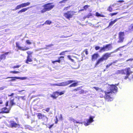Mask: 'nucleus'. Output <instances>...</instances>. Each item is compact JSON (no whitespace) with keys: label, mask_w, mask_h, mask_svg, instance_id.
Listing matches in <instances>:
<instances>
[{"label":"nucleus","mask_w":133,"mask_h":133,"mask_svg":"<svg viewBox=\"0 0 133 133\" xmlns=\"http://www.w3.org/2000/svg\"><path fill=\"white\" fill-rule=\"evenodd\" d=\"M19 48H20L19 49V50H23V51H25V50H28L29 49L28 48H24L21 47H19Z\"/></svg>","instance_id":"obj_25"},{"label":"nucleus","mask_w":133,"mask_h":133,"mask_svg":"<svg viewBox=\"0 0 133 133\" xmlns=\"http://www.w3.org/2000/svg\"><path fill=\"white\" fill-rule=\"evenodd\" d=\"M52 22L51 21L49 20H47L45 22V24L50 25L51 23Z\"/></svg>","instance_id":"obj_31"},{"label":"nucleus","mask_w":133,"mask_h":133,"mask_svg":"<svg viewBox=\"0 0 133 133\" xmlns=\"http://www.w3.org/2000/svg\"><path fill=\"white\" fill-rule=\"evenodd\" d=\"M64 57L62 56H61L58 58V59L60 60V62L61 61L64 60Z\"/></svg>","instance_id":"obj_33"},{"label":"nucleus","mask_w":133,"mask_h":133,"mask_svg":"<svg viewBox=\"0 0 133 133\" xmlns=\"http://www.w3.org/2000/svg\"><path fill=\"white\" fill-rule=\"evenodd\" d=\"M79 66H80V65L79 64H78V66L77 67H76V68H74V67H71V68L72 69H78L79 67Z\"/></svg>","instance_id":"obj_41"},{"label":"nucleus","mask_w":133,"mask_h":133,"mask_svg":"<svg viewBox=\"0 0 133 133\" xmlns=\"http://www.w3.org/2000/svg\"><path fill=\"white\" fill-rule=\"evenodd\" d=\"M27 53V54L28 55H32L33 53V52H31L30 51H28L26 52Z\"/></svg>","instance_id":"obj_36"},{"label":"nucleus","mask_w":133,"mask_h":133,"mask_svg":"<svg viewBox=\"0 0 133 133\" xmlns=\"http://www.w3.org/2000/svg\"><path fill=\"white\" fill-rule=\"evenodd\" d=\"M12 97L10 98V104L11 106L16 105V103L14 101L15 99H12Z\"/></svg>","instance_id":"obj_15"},{"label":"nucleus","mask_w":133,"mask_h":133,"mask_svg":"<svg viewBox=\"0 0 133 133\" xmlns=\"http://www.w3.org/2000/svg\"><path fill=\"white\" fill-rule=\"evenodd\" d=\"M36 115L37 116L38 118L39 119H42L44 115L42 114L41 113H36Z\"/></svg>","instance_id":"obj_16"},{"label":"nucleus","mask_w":133,"mask_h":133,"mask_svg":"<svg viewBox=\"0 0 133 133\" xmlns=\"http://www.w3.org/2000/svg\"><path fill=\"white\" fill-rule=\"evenodd\" d=\"M53 126V125H50V127H49V128H51Z\"/></svg>","instance_id":"obj_64"},{"label":"nucleus","mask_w":133,"mask_h":133,"mask_svg":"<svg viewBox=\"0 0 133 133\" xmlns=\"http://www.w3.org/2000/svg\"><path fill=\"white\" fill-rule=\"evenodd\" d=\"M50 110V108H46V109H43L42 110H45L47 112H48Z\"/></svg>","instance_id":"obj_37"},{"label":"nucleus","mask_w":133,"mask_h":133,"mask_svg":"<svg viewBox=\"0 0 133 133\" xmlns=\"http://www.w3.org/2000/svg\"><path fill=\"white\" fill-rule=\"evenodd\" d=\"M20 65H16L14 66L13 68H19V67L20 66Z\"/></svg>","instance_id":"obj_48"},{"label":"nucleus","mask_w":133,"mask_h":133,"mask_svg":"<svg viewBox=\"0 0 133 133\" xmlns=\"http://www.w3.org/2000/svg\"><path fill=\"white\" fill-rule=\"evenodd\" d=\"M112 48V47L110 44H107L105 46L104 45L103 47L101 48L99 51L101 52L102 51H108L111 50Z\"/></svg>","instance_id":"obj_5"},{"label":"nucleus","mask_w":133,"mask_h":133,"mask_svg":"<svg viewBox=\"0 0 133 133\" xmlns=\"http://www.w3.org/2000/svg\"><path fill=\"white\" fill-rule=\"evenodd\" d=\"M70 36H65L64 35H63L61 37V38H66V37H69Z\"/></svg>","instance_id":"obj_59"},{"label":"nucleus","mask_w":133,"mask_h":133,"mask_svg":"<svg viewBox=\"0 0 133 133\" xmlns=\"http://www.w3.org/2000/svg\"><path fill=\"white\" fill-rule=\"evenodd\" d=\"M78 83L77 82H75L74 83L71 84L69 86V87H75L77 86V85Z\"/></svg>","instance_id":"obj_21"},{"label":"nucleus","mask_w":133,"mask_h":133,"mask_svg":"<svg viewBox=\"0 0 133 133\" xmlns=\"http://www.w3.org/2000/svg\"><path fill=\"white\" fill-rule=\"evenodd\" d=\"M124 35V32H119V40L118 41V42H122L124 39V38L123 36Z\"/></svg>","instance_id":"obj_10"},{"label":"nucleus","mask_w":133,"mask_h":133,"mask_svg":"<svg viewBox=\"0 0 133 133\" xmlns=\"http://www.w3.org/2000/svg\"><path fill=\"white\" fill-rule=\"evenodd\" d=\"M56 93H57L58 94H59L60 95H63L64 93V91H62L61 92H58L57 91L56 92Z\"/></svg>","instance_id":"obj_29"},{"label":"nucleus","mask_w":133,"mask_h":133,"mask_svg":"<svg viewBox=\"0 0 133 133\" xmlns=\"http://www.w3.org/2000/svg\"><path fill=\"white\" fill-rule=\"evenodd\" d=\"M99 56V55L98 54H95L92 55V60L95 61Z\"/></svg>","instance_id":"obj_14"},{"label":"nucleus","mask_w":133,"mask_h":133,"mask_svg":"<svg viewBox=\"0 0 133 133\" xmlns=\"http://www.w3.org/2000/svg\"><path fill=\"white\" fill-rule=\"evenodd\" d=\"M96 16L99 17V16H101V14L98 12H97L96 13Z\"/></svg>","instance_id":"obj_42"},{"label":"nucleus","mask_w":133,"mask_h":133,"mask_svg":"<svg viewBox=\"0 0 133 133\" xmlns=\"http://www.w3.org/2000/svg\"><path fill=\"white\" fill-rule=\"evenodd\" d=\"M9 53V52H6L5 53V54H5V55H8V54Z\"/></svg>","instance_id":"obj_63"},{"label":"nucleus","mask_w":133,"mask_h":133,"mask_svg":"<svg viewBox=\"0 0 133 133\" xmlns=\"http://www.w3.org/2000/svg\"><path fill=\"white\" fill-rule=\"evenodd\" d=\"M42 119L45 121V122H47L48 121V118L46 117V116L44 115V116L43 117Z\"/></svg>","instance_id":"obj_23"},{"label":"nucleus","mask_w":133,"mask_h":133,"mask_svg":"<svg viewBox=\"0 0 133 133\" xmlns=\"http://www.w3.org/2000/svg\"><path fill=\"white\" fill-rule=\"evenodd\" d=\"M53 45H54L53 44H51L49 45H46L45 46L46 47H50Z\"/></svg>","instance_id":"obj_44"},{"label":"nucleus","mask_w":133,"mask_h":133,"mask_svg":"<svg viewBox=\"0 0 133 133\" xmlns=\"http://www.w3.org/2000/svg\"><path fill=\"white\" fill-rule=\"evenodd\" d=\"M69 52L68 51H63L62 52H61V53H60L59 54L60 55H65V52Z\"/></svg>","instance_id":"obj_32"},{"label":"nucleus","mask_w":133,"mask_h":133,"mask_svg":"<svg viewBox=\"0 0 133 133\" xmlns=\"http://www.w3.org/2000/svg\"><path fill=\"white\" fill-rule=\"evenodd\" d=\"M70 119H71V120H72L73 121V122L74 123H79V124H82V122H78L77 121L74 119L72 118H70Z\"/></svg>","instance_id":"obj_24"},{"label":"nucleus","mask_w":133,"mask_h":133,"mask_svg":"<svg viewBox=\"0 0 133 133\" xmlns=\"http://www.w3.org/2000/svg\"><path fill=\"white\" fill-rule=\"evenodd\" d=\"M126 64L127 65L132 66L133 64V58L129 59L126 61Z\"/></svg>","instance_id":"obj_12"},{"label":"nucleus","mask_w":133,"mask_h":133,"mask_svg":"<svg viewBox=\"0 0 133 133\" xmlns=\"http://www.w3.org/2000/svg\"><path fill=\"white\" fill-rule=\"evenodd\" d=\"M53 3H49L43 5L42 6L44 8L41 11L42 13H44L46 11H49L52 9L54 7V5H51Z\"/></svg>","instance_id":"obj_3"},{"label":"nucleus","mask_w":133,"mask_h":133,"mask_svg":"<svg viewBox=\"0 0 133 133\" xmlns=\"http://www.w3.org/2000/svg\"><path fill=\"white\" fill-rule=\"evenodd\" d=\"M90 6L88 5H86L84 6L83 8L85 10H86L88 7H90Z\"/></svg>","instance_id":"obj_34"},{"label":"nucleus","mask_w":133,"mask_h":133,"mask_svg":"<svg viewBox=\"0 0 133 133\" xmlns=\"http://www.w3.org/2000/svg\"><path fill=\"white\" fill-rule=\"evenodd\" d=\"M55 61L56 62H58L59 63H60L61 62H60V60L59 59H58V60H56Z\"/></svg>","instance_id":"obj_55"},{"label":"nucleus","mask_w":133,"mask_h":133,"mask_svg":"<svg viewBox=\"0 0 133 133\" xmlns=\"http://www.w3.org/2000/svg\"><path fill=\"white\" fill-rule=\"evenodd\" d=\"M79 90L78 88H77V89H76L74 90V91H77Z\"/></svg>","instance_id":"obj_62"},{"label":"nucleus","mask_w":133,"mask_h":133,"mask_svg":"<svg viewBox=\"0 0 133 133\" xmlns=\"http://www.w3.org/2000/svg\"><path fill=\"white\" fill-rule=\"evenodd\" d=\"M9 110L7 109L5 107L2 109V111L0 112V113H9Z\"/></svg>","instance_id":"obj_13"},{"label":"nucleus","mask_w":133,"mask_h":133,"mask_svg":"<svg viewBox=\"0 0 133 133\" xmlns=\"http://www.w3.org/2000/svg\"><path fill=\"white\" fill-rule=\"evenodd\" d=\"M95 49L96 50H98L100 49V47L99 46H96L95 47Z\"/></svg>","instance_id":"obj_47"},{"label":"nucleus","mask_w":133,"mask_h":133,"mask_svg":"<svg viewBox=\"0 0 133 133\" xmlns=\"http://www.w3.org/2000/svg\"><path fill=\"white\" fill-rule=\"evenodd\" d=\"M74 14V12L73 11H69L64 13V16L66 18L69 19L70 18L72 17Z\"/></svg>","instance_id":"obj_6"},{"label":"nucleus","mask_w":133,"mask_h":133,"mask_svg":"<svg viewBox=\"0 0 133 133\" xmlns=\"http://www.w3.org/2000/svg\"><path fill=\"white\" fill-rule=\"evenodd\" d=\"M67 57L68 58V59L70 60V61H71L72 62H74V60L73 59L71 58V56L70 55H68L67 56Z\"/></svg>","instance_id":"obj_30"},{"label":"nucleus","mask_w":133,"mask_h":133,"mask_svg":"<svg viewBox=\"0 0 133 133\" xmlns=\"http://www.w3.org/2000/svg\"><path fill=\"white\" fill-rule=\"evenodd\" d=\"M7 78H12V79L9 80V81H13L16 80V79H21V80H24L26 79L27 78L26 77H8L5 78V79Z\"/></svg>","instance_id":"obj_8"},{"label":"nucleus","mask_w":133,"mask_h":133,"mask_svg":"<svg viewBox=\"0 0 133 133\" xmlns=\"http://www.w3.org/2000/svg\"><path fill=\"white\" fill-rule=\"evenodd\" d=\"M10 125L12 128H16L18 127L19 125L17 123L13 121H11L10 122Z\"/></svg>","instance_id":"obj_11"},{"label":"nucleus","mask_w":133,"mask_h":133,"mask_svg":"<svg viewBox=\"0 0 133 133\" xmlns=\"http://www.w3.org/2000/svg\"><path fill=\"white\" fill-rule=\"evenodd\" d=\"M94 116H91L89 117V119H87V122H85L84 124L86 126H88L91 123L94 121L93 119V118H94Z\"/></svg>","instance_id":"obj_9"},{"label":"nucleus","mask_w":133,"mask_h":133,"mask_svg":"<svg viewBox=\"0 0 133 133\" xmlns=\"http://www.w3.org/2000/svg\"><path fill=\"white\" fill-rule=\"evenodd\" d=\"M10 72L13 73L14 74H16V71H11Z\"/></svg>","instance_id":"obj_54"},{"label":"nucleus","mask_w":133,"mask_h":133,"mask_svg":"<svg viewBox=\"0 0 133 133\" xmlns=\"http://www.w3.org/2000/svg\"><path fill=\"white\" fill-rule=\"evenodd\" d=\"M117 74H125L124 70H118L117 72Z\"/></svg>","instance_id":"obj_22"},{"label":"nucleus","mask_w":133,"mask_h":133,"mask_svg":"<svg viewBox=\"0 0 133 133\" xmlns=\"http://www.w3.org/2000/svg\"><path fill=\"white\" fill-rule=\"evenodd\" d=\"M125 79H127L130 76V75L133 73L132 71H131L129 68L125 69Z\"/></svg>","instance_id":"obj_7"},{"label":"nucleus","mask_w":133,"mask_h":133,"mask_svg":"<svg viewBox=\"0 0 133 133\" xmlns=\"http://www.w3.org/2000/svg\"><path fill=\"white\" fill-rule=\"evenodd\" d=\"M51 97H52L53 98H54V99H56L57 97H56L55 96H54L52 95H51Z\"/></svg>","instance_id":"obj_50"},{"label":"nucleus","mask_w":133,"mask_h":133,"mask_svg":"<svg viewBox=\"0 0 133 133\" xmlns=\"http://www.w3.org/2000/svg\"><path fill=\"white\" fill-rule=\"evenodd\" d=\"M117 12H116V13H110V15L111 16H113L116 15L117 14Z\"/></svg>","instance_id":"obj_39"},{"label":"nucleus","mask_w":133,"mask_h":133,"mask_svg":"<svg viewBox=\"0 0 133 133\" xmlns=\"http://www.w3.org/2000/svg\"><path fill=\"white\" fill-rule=\"evenodd\" d=\"M16 47H18V49H20L19 47H21L20 46H19V45L16 42Z\"/></svg>","instance_id":"obj_43"},{"label":"nucleus","mask_w":133,"mask_h":133,"mask_svg":"<svg viewBox=\"0 0 133 133\" xmlns=\"http://www.w3.org/2000/svg\"><path fill=\"white\" fill-rule=\"evenodd\" d=\"M26 42L29 45L31 44V43L30 42L29 40H27L26 41Z\"/></svg>","instance_id":"obj_35"},{"label":"nucleus","mask_w":133,"mask_h":133,"mask_svg":"<svg viewBox=\"0 0 133 133\" xmlns=\"http://www.w3.org/2000/svg\"><path fill=\"white\" fill-rule=\"evenodd\" d=\"M68 0H63L60 1L59 2V3H65Z\"/></svg>","instance_id":"obj_38"},{"label":"nucleus","mask_w":133,"mask_h":133,"mask_svg":"<svg viewBox=\"0 0 133 133\" xmlns=\"http://www.w3.org/2000/svg\"><path fill=\"white\" fill-rule=\"evenodd\" d=\"M5 87H1L0 88V90H3L5 88Z\"/></svg>","instance_id":"obj_53"},{"label":"nucleus","mask_w":133,"mask_h":133,"mask_svg":"<svg viewBox=\"0 0 133 133\" xmlns=\"http://www.w3.org/2000/svg\"><path fill=\"white\" fill-rule=\"evenodd\" d=\"M112 65V64H111V63L110 64H107L106 66L107 68H108L111 65Z\"/></svg>","instance_id":"obj_46"},{"label":"nucleus","mask_w":133,"mask_h":133,"mask_svg":"<svg viewBox=\"0 0 133 133\" xmlns=\"http://www.w3.org/2000/svg\"><path fill=\"white\" fill-rule=\"evenodd\" d=\"M75 82V81L74 80H68L60 83L54 84L53 85L59 86H65Z\"/></svg>","instance_id":"obj_4"},{"label":"nucleus","mask_w":133,"mask_h":133,"mask_svg":"<svg viewBox=\"0 0 133 133\" xmlns=\"http://www.w3.org/2000/svg\"><path fill=\"white\" fill-rule=\"evenodd\" d=\"M85 54L87 55L88 54V52L87 50L85 51Z\"/></svg>","instance_id":"obj_61"},{"label":"nucleus","mask_w":133,"mask_h":133,"mask_svg":"<svg viewBox=\"0 0 133 133\" xmlns=\"http://www.w3.org/2000/svg\"><path fill=\"white\" fill-rule=\"evenodd\" d=\"M22 8V6L21 4H19L15 8V9L13 10H17L19 8Z\"/></svg>","instance_id":"obj_26"},{"label":"nucleus","mask_w":133,"mask_h":133,"mask_svg":"<svg viewBox=\"0 0 133 133\" xmlns=\"http://www.w3.org/2000/svg\"><path fill=\"white\" fill-rule=\"evenodd\" d=\"M0 58L1 59V60L3 59H5L6 58V56L5 55V54H2L1 56H0Z\"/></svg>","instance_id":"obj_28"},{"label":"nucleus","mask_w":133,"mask_h":133,"mask_svg":"<svg viewBox=\"0 0 133 133\" xmlns=\"http://www.w3.org/2000/svg\"><path fill=\"white\" fill-rule=\"evenodd\" d=\"M117 88L116 85H112L110 88L108 92H105V94L106 95L104 97L107 101H111L113 100V99L110 96L112 93H115L117 91Z\"/></svg>","instance_id":"obj_1"},{"label":"nucleus","mask_w":133,"mask_h":133,"mask_svg":"<svg viewBox=\"0 0 133 133\" xmlns=\"http://www.w3.org/2000/svg\"><path fill=\"white\" fill-rule=\"evenodd\" d=\"M29 8L28 7L27 8H23L21 9V10L19 11L18 12V14H19L20 13H21L22 12H25L28 9H29Z\"/></svg>","instance_id":"obj_17"},{"label":"nucleus","mask_w":133,"mask_h":133,"mask_svg":"<svg viewBox=\"0 0 133 133\" xmlns=\"http://www.w3.org/2000/svg\"><path fill=\"white\" fill-rule=\"evenodd\" d=\"M14 94V93H12L11 94V95H8V96L9 97L12 96H13Z\"/></svg>","instance_id":"obj_52"},{"label":"nucleus","mask_w":133,"mask_h":133,"mask_svg":"<svg viewBox=\"0 0 133 133\" xmlns=\"http://www.w3.org/2000/svg\"><path fill=\"white\" fill-rule=\"evenodd\" d=\"M8 102L7 101V102H6V103H5V105H6V106H8Z\"/></svg>","instance_id":"obj_60"},{"label":"nucleus","mask_w":133,"mask_h":133,"mask_svg":"<svg viewBox=\"0 0 133 133\" xmlns=\"http://www.w3.org/2000/svg\"><path fill=\"white\" fill-rule=\"evenodd\" d=\"M47 49V48H39V49L38 50H36V51H38L39 50H42V49Z\"/></svg>","instance_id":"obj_49"},{"label":"nucleus","mask_w":133,"mask_h":133,"mask_svg":"<svg viewBox=\"0 0 133 133\" xmlns=\"http://www.w3.org/2000/svg\"><path fill=\"white\" fill-rule=\"evenodd\" d=\"M124 46H123L122 47H119L114 50L113 52L110 53H107L105 54L102 56V57L98 60L95 64V67H97V65L101 62H102L104 60H106L109 57H111V54L112 53L117 52L118 50H119V49L120 48L123 47Z\"/></svg>","instance_id":"obj_2"},{"label":"nucleus","mask_w":133,"mask_h":133,"mask_svg":"<svg viewBox=\"0 0 133 133\" xmlns=\"http://www.w3.org/2000/svg\"><path fill=\"white\" fill-rule=\"evenodd\" d=\"M25 96H21V97H20L22 98V99L23 100H25V98H24V97H25Z\"/></svg>","instance_id":"obj_58"},{"label":"nucleus","mask_w":133,"mask_h":133,"mask_svg":"<svg viewBox=\"0 0 133 133\" xmlns=\"http://www.w3.org/2000/svg\"><path fill=\"white\" fill-rule=\"evenodd\" d=\"M84 92V90H81L79 92V93L80 94L83 93Z\"/></svg>","instance_id":"obj_57"},{"label":"nucleus","mask_w":133,"mask_h":133,"mask_svg":"<svg viewBox=\"0 0 133 133\" xmlns=\"http://www.w3.org/2000/svg\"><path fill=\"white\" fill-rule=\"evenodd\" d=\"M117 21V19H115L113 21H111L109 24V25L108 26V27H110V26H112L113 24H114L115 22Z\"/></svg>","instance_id":"obj_19"},{"label":"nucleus","mask_w":133,"mask_h":133,"mask_svg":"<svg viewBox=\"0 0 133 133\" xmlns=\"http://www.w3.org/2000/svg\"><path fill=\"white\" fill-rule=\"evenodd\" d=\"M113 6V5H110L108 8L107 10L110 12H111L112 10V9L111 8V6Z\"/></svg>","instance_id":"obj_27"},{"label":"nucleus","mask_w":133,"mask_h":133,"mask_svg":"<svg viewBox=\"0 0 133 133\" xmlns=\"http://www.w3.org/2000/svg\"><path fill=\"white\" fill-rule=\"evenodd\" d=\"M27 57L31 58H32V55H28Z\"/></svg>","instance_id":"obj_56"},{"label":"nucleus","mask_w":133,"mask_h":133,"mask_svg":"<svg viewBox=\"0 0 133 133\" xmlns=\"http://www.w3.org/2000/svg\"><path fill=\"white\" fill-rule=\"evenodd\" d=\"M93 88L95 89L96 90L98 91L99 89V88L98 87H94Z\"/></svg>","instance_id":"obj_45"},{"label":"nucleus","mask_w":133,"mask_h":133,"mask_svg":"<svg viewBox=\"0 0 133 133\" xmlns=\"http://www.w3.org/2000/svg\"><path fill=\"white\" fill-rule=\"evenodd\" d=\"M130 80H133V75H132L131 76H130L129 78H128Z\"/></svg>","instance_id":"obj_40"},{"label":"nucleus","mask_w":133,"mask_h":133,"mask_svg":"<svg viewBox=\"0 0 133 133\" xmlns=\"http://www.w3.org/2000/svg\"><path fill=\"white\" fill-rule=\"evenodd\" d=\"M30 4V2H29L22 3L21 4L22 6V8L25 7L26 6H28Z\"/></svg>","instance_id":"obj_18"},{"label":"nucleus","mask_w":133,"mask_h":133,"mask_svg":"<svg viewBox=\"0 0 133 133\" xmlns=\"http://www.w3.org/2000/svg\"><path fill=\"white\" fill-rule=\"evenodd\" d=\"M32 61V59L31 58L28 57L26 59V63H29V62H31Z\"/></svg>","instance_id":"obj_20"},{"label":"nucleus","mask_w":133,"mask_h":133,"mask_svg":"<svg viewBox=\"0 0 133 133\" xmlns=\"http://www.w3.org/2000/svg\"><path fill=\"white\" fill-rule=\"evenodd\" d=\"M70 7V6H68V7L65 8L64 9V10H68V8H69Z\"/></svg>","instance_id":"obj_51"}]
</instances>
